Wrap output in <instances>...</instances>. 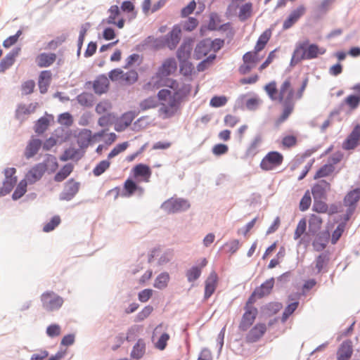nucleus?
I'll return each instance as SVG.
<instances>
[{
	"label": "nucleus",
	"mask_w": 360,
	"mask_h": 360,
	"mask_svg": "<svg viewBox=\"0 0 360 360\" xmlns=\"http://www.w3.org/2000/svg\"><path fill=\"white\" fill-rule=\"evenodd\" d=\"M176 69L177 64L174 58L165 59L147 84L148 89H158L162 86H167L171 89H162L158 93L159 101L168 100L167 104L162 103L158 110L159 116L162 119H168L175 115L180 110L181 104L187 99L191 91V85L180 84L176 80L167 78Z\"/></svg>",
	"instance_id": "1"
},
{
	"label": "nucleus",
	"mask_w": 360,
	"mask_h": 360,
	"mask_svg": "<svg viewBox=\"0 0 360 360\" xmlns=\"http://www.w3.org/2000/svg\"><path fill=\"white\" fill-rule=\"evenodd\" d=\"M308 81V78H305L296 92L293 89L290 78H287L279 89L277 88L275 81L270 82L264 86V89L269 98L273 101L279 102L283 106L282 113L274 122L276 127L286 121L292 114L295 108V101L302 98Z\"/></svg>",
	"instance_id": "2"
},
{
	"label": "nucleus",
	"mask_w": 360,
	"mask_h": 360,
	"mask_svg": "<svg viewBox=\"0 0 360 360\" xmlns=\"http://www.w3.org/2000/svg\"><path fill=\"white\" fill-rule=\"evenodd\" d=\"M326 49L316 44H311L309 40L300 41L296 44L292 60L299 63L304 60H311L324 54Z\"/></svg>",
	"instance_id": "3"
},
{
	"label": "nucleus",
	"mask_w": 360,
	"mask_h": 360,
	"mask_svg": "<svg viewBox=\"0 0 360 360\" xmlns=\"http://www.w3.org/2000/svg\"><path fill=\"white\" fill-rule=\"evenodd\" d=\"M181 37V30L179 25H175L162 39H157L158 48L168 47L170 50L176 49Z\"/></svg>",
	"instance_id": "4"
},
{
	"label": "nucleus",
	"mask_w": 360,
	"mask_h": 360,
	"mask_svg": "<svg viewBox=\"0 0 360 360\" xmlns=\"http://www.w3.org/2000/svg\"><path fill=\"white\" fill-rule=\"evenodd\" d=\"M41 301L43 307L49 311L58 310L63 304V297L53 291H46L41 295Z\"/></svg>",
	"instance_id": "5"
},
{
	"label": "nucleus",
	"mask_w": 360,
	"mask_h": 360,
	"mask_svg": "<svg viewBox=\"0 0 360 360\" xmlns=\"http://www.w3.org/2000/svg\"><path fill=\"white\" fill-rule=\"evenodd\" d=\"M283 160L284 157L281 153L270 151L262 158L259 167L264 171H271L280 167Z\"/></svg>",
	"instance_id": "6"
},
{
	"label": "nucleus",
	"mask_w": 360,
	"mask_h": 360,
	"mask_svg": "<svg viewBox=\"0 0 360 360\" xmlns=\"http://www.w3.org/2000/svg\"><path fill=\"white\" fill-rule=\"evenodd\" d=\"M161 207L167 213H175L188 210L190 204L186 200L172 198L164 202Z\"/></svg>",
	"instance_id": "7"
},
{
	"label": "nucleus",
	"mask_w": 360,
	"mask_h": 360,
	"mask_svg": "<svg viewBox=\"0 0 360 360\" xmlns=\"http://www.w3.org/2000/svg\"><path fill=\"white\" fill-rule=\"evenodd\" d=\"M46 169V163L41 162L37 164L27 172L24 179L30 184H34L41 179Z\"/></svg>",
	"instance_id": "8"
},
{
	"label": "nucleus",
	"mask_w": 360,
	"mask_h": 360,
	"mask_svg": "<svg viewBox=\"0 0 360 360\" xmlns=\"http://www.w3.org/2000/svg\"><path fill=\"white\" fill-rule=\"evenodd\" d=\"M267 327L265 323H258L255 324L246 334L245 342L254 343L259 341L266 332Z\"/></svg>",
	"instance_id": "9"
},
{
	"label": "nucleus",
	"mask_w": 360,
	"mask_h": 360,
	"mask_svg": "<svg viewBox=\"0 0 360 360\" xmlns=\"http://www.w3.org/2000/svg\"><path fill=\"white\" fill-rule=\"evenodd\" d=\"M257 314V308H247V309H245V313L239 323V330L243 332L246 331L255 322Z\"/></svg>",
	"instance_id": "10"
},
{
	"label": "nucleus",
	"mask_w": 360,
	"mask_h": 360,
	"mask_svg": "<svg viewBox=\"0 0 360 360\" xmlns=\"http://www.w3.org/2000/svg\"><path fill=\"white\" fill-rule=\"evenodd\" d=\"M133 176L137 182H146L150 181V179L152 174V172L149 166L144 164L136 165L132 169Z\"/></svg>",
	"instance_id": "11"
},
{
	"label": "nucleus",
	"mask_w": 360,
	"mask_h": 360,
	"mask_svg": "<svg viewBox=\"0 0 360 360\" xmlns=\"http://www.w3.org/2000/svg\"><path fill=\"white\" fill-rule=\"evenodd\" d=\"M137 181H136L131 178H128L123 184V193L122 195L123 197H131L133 195L137 193L139 195H142L144 193L143 187L138 185Z\"/></svg>",
	"instance_id": "12"
},
{
	"label": "nucleus",
	"mask_w": 360,
	"mask_h": 360,
	"mask_svg": "<svg viewBox=\"0 0 360 360\" xmlns=\"http://www.w3.org/2000/svg\"><path fill=\"white\" fill-rule=\"evenodd\" d=\"M360 200V188H355L349 191L344 198V204L345 206H348L349 212L347 213L346 220H348L352 215L355 205L357 202Z\"/></svg>",
	"instance_id": "13"
},
{
	"label": "nucleus",
	"mask_w": 360,
	"mask_h": 360,
	"mask_svg": "<svg viewBox=\"0 0 360 360\" xmlns=\"http://www.w3.org/2000/svg\"><path fill=\"white\" fill-rule=\"evenodd\" d=\"M305 11L306 8L303 5H300L297 8L292 11L288 17L284 20L283 29L285 30L292 27L305 13Z\"/></svg>",
	"instance_id": "14"
},
{
	"label": "nucleus",
	"mask_w": 360,
	"mask_h": 360,
	"mask_svg": "<svg viewBox=\"0 0 360 360\" xmlns=\"http://www.w3.org/2000/svg\"><path fill=\"white\" fill-rule=\"evenodd\" d=\"M109 15L106 18L105 22L108 25H115L118 28L122 29L124 26L125 20L123 18H120L118 20H116L120 15V10L117 5H113L108 9Z\"/></svg>",
	"instance_id": "15"
},
{
	"label": "nucleus",
	"mask_w": 360,
	"mask_h": 360,
	"mask_svg": "<svg viewBox=\"0 0 360 360\" xmlns=\"http://www.w3.org/2000/svg\"><path fill=\"white\" fill-rule=\"evenodd\" d=\"M217 274L214 271L211 272L205 281L204 295V298L205 300H207L209 297H210L211 295L214 292L217 286Z\"/></svg>",
	"instance_id": "16"
},
{
	"label": "nucleus",
	"mask_w": 360,
	"mask_h": 360,
	"mask_svg": "<svg viewBox=\"0 0 360 360\" xmlns=\"http://www.w3.org/2000/svg\"><path fill=\"white\" fill-rule=\"evenodd\" d=\"M56 58L54 53H41L37 56L35 62L39 68H48L55 63Z\"/></svg>",
	"instance_id": "17"
},
{
	"label": "nucleus",
	"mask_w": 360,
	"mask_h": 360,
	"mask_svg": "<svg viewBox=\"0 0 360 360\" xmlns=\"http://www.w3.org/2000/svg\"><path fill=\"white\" fill-rule=\"evenodd\" d=\"M360 138V125L357 124L353 131L344 141L342 147L346 150L354 149L357 145Z\"/></svg>",
	"instance_id": "18"
},
{
	"label": "nucleus",
	"mask_w": 360,
	"mask_h": 360,
	"mask_svg": "<svg viewBox=\"0 0 360 360\" xmlns=\"http://www.w3.org/2000/svg\"><path fill=\"white\" fill-rule=\"evenodd\" d=\"M79 188V183L72 179L68 180L65 184L62 198L65 200H71L77 193Z\"/></svg>",
	"instance_id": "19"
},
{
	"label": "nucleus",
	"mask_w": 360,
	"mask_h": 360,
	"mask_svg": "<svg viewBox=\"0 0 360 360\" xmlns=\"http://www.w3.org/2000/svg\"><path fill=\"white\" fill-rule=\"evenodd\" d=\"M330 185L326 181L322 180L315 184L311 188L314 199H322L326 196V193L330 190Z\"/></svg>",
	"instance_id": "20"
},
{
	"label": "nucleus",
	"mask_w": 360,
	"mask_h": 360,
	"mask_svg": "<svg viewBox=\"0 0 360 360\" xmlns=\"http://www.w3.org/2000/svg\"><path fill=\"white\" fill-rule=\"evenodd\" d=\"M353 353L352 345L350 340L344 341L337 352V360H349Z\"/></svg>",
	"instance_id": "21"
},
{
	"label": "nucleus",
	"mask_w": 360,
	"mask_h": 360,
	"mask_svg": "<svg viewBox=\"0 0 360 360\" xmlns=\"http://www.w3.org/2000/svg\"><path fill=\"white\" fill-rule=\"evenodd\" d=\"M192 47V39H188L183 42L176 53V56L179 62L188 60L191 56Z\"/></svg>",
	"instance_id": "22"
},
{
	"label": "nucleus",
	"mask_w": 360,
	"mask_h": 360,
	"mask_svg": "<svg viewBox=\"0 0 360 360\" xmlns=\"http://www.w3.org/2000/svg\"><path fill=\"white\" fill-rule=\"evenodd\" d=\"M109 87V80L105 75L98 76L93 84V89L96 94H102L105 93Z\"/></svg>",
	"instance_id": "23"
},
{
	"label": "nucleus",
	"mask_w": 360,
	"mask_h": 360,
	"mask_svg": "<svg viewBox=\"0 0 360 360\" xmlns=\"http://www.w3.org/2000/svg\"><path fill=\"white\" fill-rule=\"evenodd\" d=\"M52 74L50 70H43L39 76L38 85L39 91L41 94L47 91L48 87L51 84Z\"/></svg>",
	"instance_id": "24"
},
{
	"label": "nucleus",
	"mask_w": 360,
	"mask_h": 360,
	"mask_svg": "<svg viewBox=\"0 0 360 360\" xmlns=\"http://www.w3.org/2000/svg\"><path fill=\"white\" fill-rule=\"evenodd\" d=\"M211 44L210 39H204L199 42L194 51L195 58L199 60L205 56L211 51Z\"/></svg>",
	"instance_id": "25"
},
{
	"label": "nucleus",
	"mask_w": 360,
	"mask_h": 360,
	"mask_svg": "<svg viewBox=\"0 0 360 360\" xmlns=\"http://www.w3.org/2000/svg\"><path fill=\"white\" fill-rule=\"evenodd\" d=\"M136 115L133 112H127L124 113L119 120L115 125V130L121 131L128 127L134 120Z\"/></svg>",
	"instance_id": "26"
},
{
	"label": "nucleus",
	"mask_w": 360,
	"mask_h": 360,
	"mask_svg": "<svg viewBox=\"0 0 360 360\" xmlns=\"http://www.w3.org/2000/svg\"><path fill=\"white\" fill-rule=\"evenodd\" d=\"M41 146V141L39 139H34L29 141L25 150V157L30 159L34 156Z\"/></svg>",
	"instance_id": "27"
},
{
	"label": "nucleus",
	"mask_w": 360,
	"mask_h": 360,
	"mask_svg": "<svg viewBox=\"0 0 360 360\" xmlns=\"http://www.w3.org/2000/svg\"><path fill=\"white\" fill-rule=\"evenodd\" d=\"M274 285V279L273 278L266 280L260 287L256 288L254 295H257L259 298L263 297L270 294Z\"/></svg>",
	"instance_id": "28"
},
{
	"label": "nucleus",
	"mask_w": 360,
	"mask_h": 360,
	"mask_svg": "<svg viewBox=\"0 0 360 360\" xmlns=\"http://www.w3.org/2000/svg\"><path fill=\"white\" fill-rule=\"evenodd\" d=\"M329 232H323L318 234L312 243V245L315 250L321 251L323 250L327 245V243L329 240Z\"/></svg>",
	"instance_id": "29"
},
{
	"label": "nucleus",
	"mask_w": 360,
	"mask_h": 360,
	"mask_svg": "<svg viewBox=\"0 0 360 360\" xmlns=\"http://www.w3.org/2000/svg\"><path fill=\"white\" fill-rule=\"evenodd\" d=\"M330 261L328 254L323 252L319 255L315 259V269L316 274H319L322 271H327V267Z\"/></svg>",
	"instance_id": "30"
},
{
	"label": "nucleus",
	"mask_w": 360,
	"mask_h": 360,
	"mask_svg": "<svg viewBox=\"0 0 360 360\" xmlns=\"http://www.w3.org/2000/svg\"><path fill=\"white\" fill-rule=\"evenodd\" d=\"M207 264V261L205 258L202 259L199 266H193L188 269L186 272V277L189 282H193L197 280L201 274L202 269L205 267Z\"/></svg>",
	"instance_id": "31"
},
{
	"label": "nucleus",
	"mask_w": 360,
	"mask_h": 360,
	"mask_svg": "<svg viewBox=\"0 0 360 360\" xmlns=\"http://www.w3.org/2000/svg\"><path fill=\"white\" fill-rule=\"evenodd\" d=\"M309 230L311 233H315L319 231L323 224V219L316 214H311L309 216Z\"/></svg>",
	"instance_id": "32"
},
{
	"label": "nucleus",
	"mask_w": 360,
	"mask_h": 360,
	"mask_svg": "<svg viewBox=\"0 0 360 360\" xmlns=\"http://www.w3.org/2000/svg\"><path fill=\"white\" fill-rule=\"evenodd\" d=\"M91 141V131L89 129L81 130L77 136V141L80 148H86Z\"/></svg>",
	"instance_id": "33"
},
{
	"label": "nucleus",
	"mask_w": 360,
	"mask_h": 360,
	"mask_svg": "<svg viewBox=\"0 0 360 360\" xmlns=\"http://www.w3.org/2000/svg\"><path fill=\"white\" fill-rule=\"evenodd\" d=\"M18 54V50L13 51L7 54L0 62V72H4L9 68L15 62V57Z\"/></svg>",
	"instance_id": "34"
},
{
	"label": "nucleus",
	"mask_w": 360,
	"mask_h": 360,
	"mask_svg": "<svg viewBox=\"0 0 360 360\" xmlns=\"http://www.w3.org/2000/svg\"><path fill=\"white\" fill-rule=\"evenodd\" d=\"M38 106V103H30L28 105H20L16 110V117L22 119L25 115L34 112Z\"/></svg>",
	"instance_id": "35"
},
{
	"label": "nucleus",
	"mask_w": 360,
	"mask_h": 360,
	"mask_svg": "<svg viewBox=\"0 0 360 360\" xmlns=\"http://www.w3.org/2000/svg\"><path fill=\"white\" fill-rule=\"evenodd\" d=\"M271 31L267 30L259 36L254 49L256 53H259V51L264 49L266 44H267L271 37Z\"/></svg>",
	"instance_id": "36"
},
{
	"label": "nucleus",
	"mask_w": 360,
	"mask_h": 360,
	"mask_svg": "<svg viewBox=\"0 0 360 360\" xmlns=\"http://www.w3.org/2000/svg\"><path fill=\"white\" fill-rule=\"evenodd\" d=\"M158 105V101L153 96H150L141 101L139 103V108L141 111H146L150 109H154Z\"/></svg>",
	"instance_id": "37"
},
{
	"label": "nucleus",
	"mask_w": 360,
	"mask_h": 360,
	"mask_svg": "<svg viewBox=\"0 0 360 360\" xmlns=\"http://www.w3.org/2000/svg\"><path fill=\"white\" fill-rule=\"evenodd\" d=\"M16 182L17 178L5 177V179L3 182V186L1 188H0V196H4L9 193L14 187Z\"/></svg>",
	"instance_id": "38"
},
{
	"label": "nucleus",
	"mask_w": 360,
	"mask_h": 360,
	"mask_svg": "<svg viewBox=\"0 0 360 360\" xmlns=\"http://www.w3.org/2000/svg\"><path fill=\"white\" fill-rule=\"evenodd\" d=\"M73 166L71 164H67L64 165L55 175L54 180L57 182H61L71 174Z\"/></svg>",
	"instance_id": "39"
},
{
	"label": "nucleus",
	"mask_w": 360,
	"mask_h": 360,
	"mask_svg": "<svg viewBox=\"0 0 360 360\" xmlns=\"http://www.w3.org/2000/svg\"><path fill=\"white\" fill-rule=\"evenodd\" d=\"M169 275L167 272L160 274L155 280L154 287L158 289L165 288L169 281Z\"/></svg>",
	"instance_id": "40"
},
{
	"label": "nucleus",
	"mask_w": 360,
	"mask_h": 360,
	"mask_svg": "<svg viewBox=\"0 0 360 360\" xmlns=\"http://www.w3.org/2000/svg\"><path fill=\"white\" fill-rule=\"evenodd\" d=\"M252 3H246L240 8L238 18L241 21H245L252 15Z\"/></svg>",
	"instance_id": "41"
},
{
	"label": "nucleus",
	"mask_w": 360,
	"mask_h": 360,
	"mask_svg": "<svg viewBox=\"0 0 360 360\" xmlns=\"http://www.w3.org/2000/svg\"><path fill=\"white\" fill-rule=\"evenodd\" d=\"M27 184L28 182H27L25 179H22L20 181L12 195L13 200H18L20 198L26 193Z\"/></svg>",
	"instance_id": "42"
},
{
	"label": "nucleus",
	"mask_w": 360,
	"mask_h": 360,
	"mask_svg": "<svg viewBox=\"0 0 360 360\" xmlns=\"http://www.w3.org/2000/svg\"><path fill=\"white\" fill-rule=\"evenodd\" d=\"M145 352V344L141 340H139L136 344L134 346L131 353V356L135 359H140L142 357Z\"/></svg>",
	"instance_id": "43"
},
{
	"label": "nucleus",
	"mask_w": 360,
	"mask_h": 360,
	"mask_svg": "<svg viewBox=\"0 0 360 360\" xmlns=\"http://www.w3.org/2000/svg\"><path fill=\"white\" fill-rule=\"evenodd\" d=\"M257 54L258 53H256L255 50L245 53L243 56V63L255 66L259 60Z\"/></svg>",
	"instance_id": "44"
},
{
	"label": "nucleus",
	"mask_w": 360,
	"mask_h": 360,
	"mask_svg": "<svg viewBox=\"0 0 360 360\" xmlns=\"http://www.w3.org/2000/svg\"><path fill=\"white\" fill-rule=\"evenodd\" d=\"M49 120L47 117H42L39 118L35 124V132L37 134L44 133L49 127Z\"/></svg>",
	"instance_id": "45"
},
{
	"label": "nucleus",
	"mask_w": 360,
	"mask_h": 360,
	"mask_svg": "<svg viewBox=\"0 0 360 360\" xmlns=\"http://www.w3.org/2000/svg\"><path fill=\"white\" fill-rule=\"evenodd\" d=\"M344 103L350 110H355L360 104V97L356 95H349L345 98Z\"/></svg>",
	"instance_id": "46"
},
{
	"label": "nucleus",
	"mask_w": 360,
	"mask_h": 360,
	"mask_svg": "<svg viewBox=\"0 0 360 360\" xmlns=\"http://www.w3.org/2000/svg\"><path fill=\"white\" fill-rule=\"evenodd\" d=\"M307 229V220L305 218L301 219L295 229V233H294V239L298 240L306 231Z\"/></svg>",
	"instance_id": "47"
},
{
	"label": "nucleus",
	"mask_w": 360,
	"mask_h": 360,
	"mask_svg": "<svg viewBox=\"0 0 360 360\" xmlns=\"http://www.w3.org/2000/svg\"><path fill=\"white\" fill-rule=\"evenodd\" d=\"M297 138L295 135L285 136L281 141V146L283 148H290L297 145Z\"/></svg>",
	"instance_id": "48"
},
{
	"label": "nucleus",
	"mask_w": 360,
	"mask_h": 360,
	"mask_svg": "<svg viewBox=\"0 0 360 360\" xmlns=\"http://www.w3.org/2000/svg\"><path fill=\"white\" fill-rule=\"evenodd\" d=\"M312 211L316 213H327L328 205L325 202L321 201V199H314Z\"/></svg>",
	"instance_id": "49"
},
{
	"label": "nucleus",
	"mask_w": 360,
	"mask_h": 360,
	"mask_svg": "<svg viewBox=\"0 0 360 360\" xmlns=\"http://www.w3.org/2000/svg\"><path fill=\"white\" fill-rule=\"evenodd\" d=\"M194 67L188 60L180 61V72L184 76H191L193 72Z\"/></svg>",
	"instance_id": "50"
},
{
	"label": "nucleus",
	"mask_w": 360,
	"mask_h": 360,
	"mask_svg": "<svg viewBox=\"0 0 360 360\" xmlns=\"http://www.w3.org/2000/svg\"><path fill=\"white\" fill-rule=\"evenodd\" d=\"M60 217L58 215H56L51 218L50 221L47 222L44 224L43 227V231L44 232H50L55 229L60 224Z\"/></svg>",
	"instance_id": "51"
},
{
	"label": "nucleus",
	"mask_w": 360,
	"mask_h": 360,
	"mask_svg": "<svg viewBox=\"0 0 360 360\" xmlns=\"http://www.w3.org/2000/svg\"><path fill=\"white\" fill-rule=\"evenodd\" d=\"M333 169L334 167L332 165H325L316 172L314 178L319 179L327 176L333 172Z\"/></svg>",
	"instance_id": "52"
},
{
	"label": "nucleus",
	"mask_w": 360,
	"mask_h": 360,
	"mask_svg": "<svg viewBox=\"0 0 360 360\" xmlns=\"http://www.w3.org/2000/svg\"><path fill=\"white\" fill-rule=\"evenodd\" d=\"M110 162L108 160H103L100 162L94 169L93 173L95 176L101 175L106 169L109 168Z\"/></svg>",
	"instance_id": "53"
},
{
	"label": "nucleus",
	"mask_w": 360,
	"mask_h": 360,
	"mask_svg": "<svg viewBox=\"0 0 360 360\" xmlns=\"http://www.w3.org/2000/svg\"><path fill=\"white\" fill-rule=\"evenodd\" d=\"M311 204V198L309 192L307 191L303 197L302 198L300 202V210L302 212L307 210Z\"/></svg>",
	"instance_id": "54"
},
{
	"label": "nucleus",
	"mask_w": 360,
	"mask_h": 360,
	"mask_svg": "<svg viewBox=\"0 0 360 360\" xmlns=\"http://www.w3.org/2000/svg\"><path fill=\"white\" fill-rule=\"evenodd\" d=\"M128 146L129 143L127 141L117 145L108 155V158L111 159L117 156L120 153L124 151L128 148Z\"/></svg>",
	"instance_id": "55"
},
{
	"label": "nucleus",
	"mask_w": 360,
	"mask_h": 360,
	"mask_svg": "<svg viewBox=\"0 0 360 360\" xmlns=\"http://www.w3.org/2000/svg\"><path fill=\"white\" fill-rule=\"evenodd\" d=\"M138 79V73L135 70H130L126 73L124 72L122 82L126 84H131Z\"/></svg>",
	"instance_id": "56"
},
{
	"label": "nucleus",
	"mask_w": 360,
	"mask_h": 360,
	"mask_svg": "<svg viewBox=\"0 0 360 360\" xmlns=\"http://www.w3.org/2000/svg\"><path fill=\"white\" fill-rule=\"evenodd\" d=\"M112 108V105L109 101H102L99 102L96 106V112L99 114L107 113Z\"/></svg>",
	"instance_id": "57"
},
{
	"label": "nucleus",
	"mask_w": 360,
	"mask_h": 360,
	"mask_svg": "<svg viewBox=\"0 0 360 360\" xmlns=\"http://www.w3.org/2000/svg\"><path fill=\"white\" fill-rule=\"evenodd\" d=\"M298 302H294L290 304H289L285 309L281 320L282 321H285L296 310V309L298 307Z\"/></svg>",
	"instance_id": "58"
},
{
	"label": "nucleus",
	"mask_w": 360,
	"mask_h": 360,
	"mask_svg": "<svg viewBox=\"0 0 360 360\" xmlns=\"http://www.w3.org/2000/svg\"><path fill=\"white\" fill-rule=\"evenodd\" d=\"M123 12L131 13V18H134L136 16V12L134 11L135 7L134 4L129 1H125L122 2L120 7Z\"/></svg>",
	"instance_id": "59"
},
{
	"label": "nucleus",
	"mask_w": 360,
	"mask_h": 360,
	"mask_svg": "<svg viewBox=\"0 0 360 360\" xmlns=\"http://www.w3.org/2000/svg\"><path fill=\"white\" fill-rule=\"evenodd\" d=\"M345 225L344 223L340 224L335 230L333 232L331 236V243L335 244L340 239L345 231Z\"/></svg>",
	"instance_id": "60"
},
{
	"label": "nucleus",
	"mask_w": 360,
	"mask_h": 360,
	"mask_svg": "<svg viewBox=\"0 0 360 360\" xmlns=\"http://www.w3.org/2000/svg\"><path fill=\"white\" fill-rule=\"evenodd\" d=\"M227 98L224 96H214L210 102V105L214 108L221 107L227 103Z\"/></svg>",
	"instance_id": "61"
},
{
	"label": "nucleus",
	"mask_w": 360,
	"mask_h": 360,
	"mask_svg": "<svg viewBox=\"0 0 360 360\" xmlns=\"http://www.w3.org/2000/svg\"><path fill=\"white\" fill-rule=\"evenodd\" d=\"M58 122L62 125L70 127L73 123V119L69 112H64L59 115Z\"/></svg>",
	"instance_id": "62"
},
{
	"label": "nucleus",
	"mask_w": 360,
	"mask_h": 360,
	"mask_svg": "<svg viewBox=\"0 0 360 360\" xmlns=\"http://www.w3.org/2000/svg\"><path fill=\"white\" fill-rule=\"evenodd\" d=\"M61 328L58 324H51L46 328V334L50 338L56 337L60 335Z\"/></svg>",
	"instance_id": "63"
},
{
	"label": "nucleus",
	"mask_w": 360,
	"mask_h": 360,
	"mask_svg": "<svg viewBox=\"0 0 360 360\" xmlns=\"http://www.w3.org/2000/svg\"><path fill=\"white\" fill-rule=\"evenodd\" d=\"M216 56L214 54L209 56L205 60L201 61L197 66V69L199 72L204 71L206 70L212 61L215 59Z\"/></svg>",
	"instance_id": "64"
}]
</instances>
